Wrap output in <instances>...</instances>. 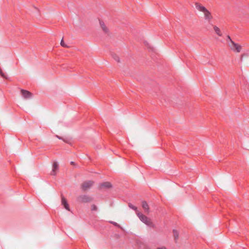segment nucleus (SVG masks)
<instances>
[{"label":"nucleus","mask_w":249,"mask_h":249,"mask_svg":"<svg viewBox=\"0 0 249 249\" xmlns=\"http://www.w3.org/2000/svg\"><path fill=\"white\" fill-rule=\"evenodd\" d=\"M195 6L196 9L203 13L206 20L209 22L212 19L213 16L211 13L205 7L197 2L196 3Z\"/></svg>","instance_id":"1"},{"label":"nucleus","mask_w":249,"mask_h":249,"mask_svg":"<svg viewBox=\"0 0 249 249\" xmlns=\"http://www.w3.org/2000/svg\"><path fill=\"white\" fill-rule=\"evenodd\" d=\"M227 42L232 51L237 53H239L241 51L242 47L233 42L229 36H227Z\"/></svg>","instance_id":"2"},{"label":"nucleus","mask_w":249,"mask_h":249,"mask_svg":"<svg viewBox=\"0 0 249 249\" xmlns=\"http://www.w3.org/2000/svg\"><path fill=\"white\" fill-rule=\"evenodd\" d=\"M137 214L141 221H142L143 223L150 227H153V224L152 222L150 219H149L146 216L140 213H137Z\"/></svg>","instance_id":"3"},{"label":"nucleus","mask_w":249,"mask_h":249,"mask_svg":"<svg viewBox=\"0 0 249 249\" xmlns=\"http://www.w3.org/2000/svg\"><path fill=\"white\" fill-rule=\"evenodd\" d=\"M92 200V197L87 195H80L77 198V201L80 203H88Z\"/></svg>","instance_id":"4"},{"label":"nucleus","mask_w":249,"mask_h":249,"mask_svg":"<svg viewBox=\"0 0 249 249\" xmlns=\"http://www.w3.org/2000/svg\"><path fill=\"white\" fill-rule=\"evenodd\" d=\"M94 182L92 181H86L81 184V188L83 191H85L89 189L93 184Z\"/></svg>","instance_id":"5"},{"label":"nucleus","mask_w":249,"mask_h":249,"mask_svg":"<svg viewBox=\"0 0 249 249\" xmlns=\"http://www.w3.org/2000/svg\"><path fill=\"white\" fill-rule=\"evenodd\" d=\"M21 93L22 97L25 99H30L32 97V93L28 90L21 89Z\"/></svg>","instance_id":"6"},{"label":"nucleus","mask_w":249,"mask_h":249,"mask_svg":"<svg viewBox=\"0 0 249 249\" xmlns=\"http://www.w3.org/2000/svg\"><path fill=\"white\" fill-rule=\"evenodd\" d=\"M58 169V164L57 162H54L53 165V169L51 171V175L55 176L56 175L55 171Z\"/></svg>","instance_id":"7"},{"label":"nucleus","mask_w":249,"mask_h":249,"mask_svg":"<svg viewBox=\"0 0 249 249\" xmlns=\"http://www.w3.org/2000/svg\"><path fill=\"white\" fill-rule=\"evenodd\" d=\"M62 204L64 206L67 210L69 211H70L69 206L67 203V200L64 197H62Z\"/></svg>","instance_id":"8"},{"label":"nucleus","mask_w":249,"mask_h":249,"mask_svg":"<svg viewBox=\"0 0 249 249\" xmlns=\"http://www.w3.org/2000/svg\"><path fill=\"white\" fill-rule=\"evenodd\" d=\"M99 23L103 32L105 33H107L108 32V29L106 26L104 22L101 20H99Z\"/></svg>","instance_id":"9"},{"label":"nucleus","mask_w":249,"mask_h":249,"mask_svg":"<svg viewBox=\"0 0 249 249\" xmlns=\"http://www.w3.org/2000/svg\"><path fill=\"white\" fill-rule=\"evenodd\" d=\"M111 187V184L109 182H105L102 183L100 184V187L102 188H109Z\"/></svg>","instance_id":"10"},{"label":"nucleus","mask_w":249,"mask_h":249,"mask_svg":"<svg viewBox=\"0 0 249 249\" xmlns=\"http://www.w3.org/2000/svg\"><path fill=\"white\" fill-rule=\"evenodd\" d=\"M142 207L145 212H149V206L146 201H143L142 202Z\"/></svg>","instance_id":"11"},{"label":"nucleus","mask_w":249,"mask_h":249,"mask_svg":"<svg viewBox=\"0 0 249 249\" xmlns=\"http://www.w3.org/2000/svg\"><path fill=\"white\" fill-rule=\"evenodd\" d=\"M213 29L215 33L219 36H222V33L221 32V31L220 29L217 27L216 26H213Z\"/></svg>","instance_id":"12"},{"label":"nucleus","mask_w":249,"mask_h":249,"mask_svg":"<svg viewBox=\"0 0 249 249\" xmlns=\"http://www.w3.org/2000/svg\"><path fill=\"white\" fill-rule=\"evenodd\" d=\"M173 232L175 240L176 241L178 240V232L176 230H173Z\"/></svg>","instance_id":"13"},{"label":"nucleus","mask_w":249,"mask_h":249,"mask_svg":"<svg viewBox=\"0 0 249 249\" xmlns=\"http://www.w3.org/2000/svg\"><path fill=\"white\" fill-rule=\"evenodd\" d=\"M112 57L114 58V59L117 62H120V59L119 56L116 54H112Z\"/></svg>","instance_id":"14"},{"label":"nucleus","mask_w":249,"mask_h":249,"mask_svg":"<svg viewBox=\"0 0 249 249\" xmlns=\"http://www.w3.org/2000/svg\"><path fill=\"white\" fill-rule=\"evenodd\" d=\"M109 223L112 224L113 225H114L115 226H116L117 227L122 229V228L121 227V226L115 222L110 221H109Z\"/></svg>","instance_id":"15"},{"label":"nucleus","mask_w":249,"mask_h":249,"mask_svg":"<svg viewBox=\"0 0 249 249\" xmlns=\"http://www.w3.org/2000/svg\"><path fill=\"white\" fill-rule=\"evenodd\" d=\"M60 44L63 47L68 48L69 47L67 45H66L65 43V42H64V41L63 39L61 41Z\"/></svg>","instance_id":"16"},{"label":"nucleus","mask_w":249,"mask_h":249,"mask_svg":"<svg viewBox=\"0 0 249 249\" xmlns=\"http://www.w3.org/2000/svg\"><path fill=\"white\" fill-rule=\"evenodd\" d=\"M128 206H129V207L130 208H131V209H133V210H135V211H136V210H137V207H135V206H133V205L132 204H131V203H129V205H128Z\"/></svg>","instance_id":"17"},{"label":"nucleus","mask_w":249,"mask_h":249,"mask_svg":"<svg viewBox=\"0 0 249 249\" xmlns=\"http://www.w3.org/2000/svg\"><path fill=\"white\" fill-rule=\"evenodd\" d=\"M91 210L92 211H97V206L93 204L91 206Z\"/></svg>","instance_id":"18"},{"label":"nucleus","mask_w":249,"mask_h":249,"mask_svg":"<svg viewBox=\"0 0 249 249\" xmlns=\"http://www.w3.org/2000/svg\"><path fill=\"white\" fill-rule=\"evenodd\" d=\"M144 43L145 45L147 46V47H148L149 48H150L149 44L146 41L144 42Z\"/></svg>","instance_id":"19"},{"label":"nucleus","mask_w":249,"mask_h":249,"mask_svg":"<svg viewBox=\"0 0 249 249\" xmlns=\"http://www.w3.org/2000/svg\"><path fill=\"white\" fill-rule=\"evenodd\" d=\"M157 249H167L164 247H159Z\"/></svg>","instance_id":"20"},{"label":"nucleus","mask_w":249,"mask_h":249,"mask_svg":"<svg viewBox=\"0 0 249 249\" xmlns=\"http://www.w3.org/2000/svg\"><path fill=\"white\" fill-rule=\"evenodd\" d=\"M56 137H57V138H58L59 139H60V140L62 139V138L61 137H59V136H57V135L56 136Z\"/></svg>","instance_id":"21"},{"label":"nucleus","mask_w":249,"mask_h":249,"mask_svg":"<svg viewBox=\"0 0 249 249\" xmlns=\"http://www.w3.org/2000/svg\"><path fill=\"white\" fill-rule=\"evenodd\" d=\"M71 165H74V162L73 161H71Z\"/></svg>","instance_id":"22"}]
</instances>
